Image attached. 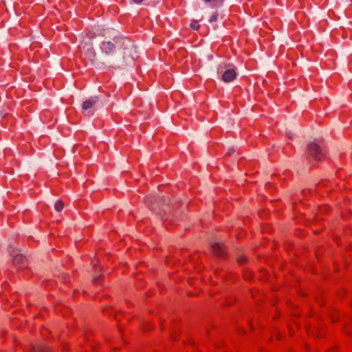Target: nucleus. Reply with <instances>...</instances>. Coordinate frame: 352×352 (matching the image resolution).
Segmentation results:
<instances>
[{
	"label": "nucleus",
	"mask_w": 352,
	"mask_h": 352,
	"mask_svg": "<svg viewBox=\"0 0 352 352\" xmlns=\"http://www.w3.org/2000/svg\"><path fill=\"white\" fill-rule=\"evenodd\" d=\"M10 252L13 257V263L18 270H22L26 267L28 265L27 259L21 254L18 252V250L11 248Z\"/></svg>",
	"instance_id": "f257e3e1"
},
{
	"label": "nucleus",
	"mask_w": 352,
	"mask_h": 352,
	"mask_svg": "<svg viewBox=\"0 0 352 352\" xmlns=\"http://www.w3.org/2000/svg\"><path fill=\"white\" fill-rule=\"evenodd\" d=\"M218 74L221 75L222 80L226 82H229L236 78V72L234 69L226 68L225 64H221L218 68Z\"/></svg>",
	"instance_id": "f03ea898"
},
{
	"label": "nucleus",
	"mask_w": 352,
	"mask_h": 352,
	"mask_svg": "<svg viewBox=\"0 0 352 352\" xmlns=\"http://www.w3.org/2000/svg\"><path fill=\"white\" fill-rule=\"evenodd\" d=\"M308 151L309 154L316 160H321L324 155L323 149L315 142L309 144Z\"/></svg>",
	"instance_id": "7ed1b4c3"
},
{
	"label": "nucleus",
	"mask_w": 352,
	"mask_h": 352,
	"mask_svg": "<svg viewBox=\"0 0 352 352\" xmlns=\"http://www.w3.org/2000/svg\"><path fill=\"white\" fill-rule=\"evenodd\" d=\"M97 102V98H91L85 100L82 104V109L87 111L86 114L90 116L93 113L91 109Z\"/></svg>",
	"instance_id": "20e7f679"
},
{
	"label": "nucleus",
	"mask_w": 352,
	"mask_h": 352,
	"mask_svg": "<svg viewBox=\"0 0 352 352\" xmlns=\"http://www.w3.org/2000/svg\"><path fill=\"white\" fill-rule=\"evenodd\" d=\"M100 47L102 52L107 54L113 52L115 50L114 44L110 41L102 42Z\"/></svg>",
	"instance_id": "39448f33"
},
{
	"label": "nucleus",
	"mask_w": 352,
	"mask_h": 352,
	"mask_svg": "<svg viewBox=\"0 0 352 352\" xmlns=\"http://www.w3.org/2000/svg\"><path fill=\"white\" fill-rule=\"evenodd\" d=\"M213 252L217 256H223L224 254V248L221 244L214 242L211 245Z\"/></svg>",
	"instance_id": "423d86ee"
},
{
	"label": "nucleus",
	"mask_w": 352,
	"mask_h": 352,
	"mask_svg": "<svg viewBox=\"0 0 352 352\" xmlns=\"http://www.w3.org/2000/svg\"><path fill=\"white\" fill-rule=\"evenodd\" d=\"M64 207L63 203L61 201H58L56 202L54 205L55 210L57 212H60L63 210Z\"/></svg>",
	"instance_id": "0eeeda50"
},
{
	"label": "nucleus",
	"mask_w": 352,
	"mask_h": 352,
	"mask_svg": "<svg viewBox=\"0 0 352 352\" xmlns=\"http://www.w3.org/2000/svg\"><path fill=\"white\" fill-rule=\"evenodd\" d=\"M190 27L191 28H192L193 30H198L199 28V25L198 23V22L197 21H192L191 23H190Z\"/></svg>",
	"instance_id": "6e6552de"
},
{
	"label": "nucleus",
	"mask_w": 352,
	"mask_h": 352,
	"mask_svg": "<svg viewBox=\"0 0 352 352\" xmlns=\"http://www.w3.org/2000/svg\"><path fill=\"white\" fill-rule=\"evenodd\" d=\"M217 20V14H213L210 18V23L215 22Z\"/></svg>",
	"instance_id": "1a4fd4ad"
},
{
	"label": "nucleus",
	"mask_w": 352,
	"mask_h": 352,
	"mask_svg": "<svg viewBox=\"0 0 352 352\" xmlns=\"http://www.w3.org/2000/svg\"><path fill=\"white\" fill-rule=\"evenodd\" d=\"M245 256H239V257L238 258V262H239V263H243L245 261Z\"/></svg>",
	"instance_id": "9d476101"
},
{
	"label": "nucleus",
	"mask_w": 352,
	"mask_h": 352,
	"mask_svg": "<svg viewBox=\"0 0 352 352\" xmlns=\"http://www.w3.org/2000/svg\"><path fill=\"white\" fill-rule=\"evenodd\" d=\"M143 0H133L135 3H140Z\"/></svg>",
	"instance_id": "9b49d317"
},
{
	"label": "nucleus",
	"mask_w": 352,
	"mask_h": 352,
	"mask_svg": "<svg viewBox=\"0 0 352 352\" xmlns=\"http://www.w3.org/2000/svg\"><path fill=\"white\" fill-rule=\"evenodd\" d=\"M286 135L289 138H292V133L291 132H287L286 133Z\"/></svg>",
	"instance_id": "f8f14e48"
},
{
	"label": "nucleus",
	"mask_w": 352,
	"mask_h": 352,
	"mask_svg": "<svg viewBox=\"0 0 352 352\" xmlns=\"http://www.w3.org/2000/svg\"><path fill=\"white\" fill-rule=\"evenodd\" d=\"M232 152H233V150H230V151L227 153V154H228V155H230V154H231V153H232Z\"/></svg>",
	"instance_id": "ddd939ff"
},
{
	"label": "nucleus",
	"mask_w": 352,
	"mask_h": 352,
	"mask_svg": "<svg viewBox=\"0 0 352 352\" xmlns=\"http://www.w3.org/2000/svg\"><path fill=\"white\" fill-rule=\"evenodd\" d=\"M328 352H334V351H328Z\"/></svg>",
	"instance_id": "4468645a"
},
{
	"label": "nucleus",
	"mask_w": 352,
	"mask_h": 352,
	"mask_svg": "<svg viewBox=\"0 0 352 352\" xmlns=\"http://www.w3.org/2000/svg\"><path fill=\"white\" fill-rule=\"evenodd\" d=\"M352 1V0H351Z\"/></svg>",
	"instance_id": "2eb2a0df"
}]
</instances>
